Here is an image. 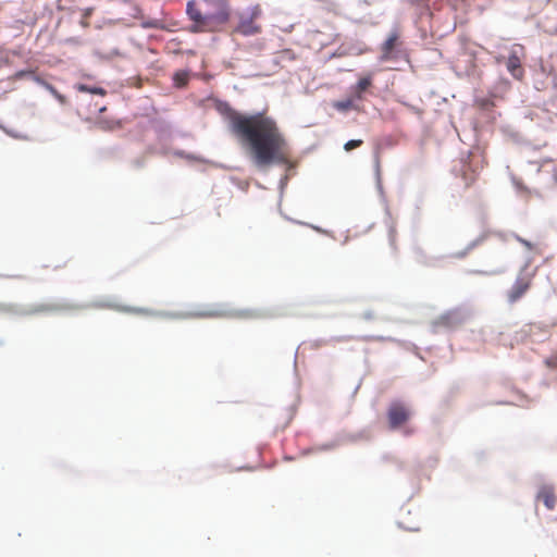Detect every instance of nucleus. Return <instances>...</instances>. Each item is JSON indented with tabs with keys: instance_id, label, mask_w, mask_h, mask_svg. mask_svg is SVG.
Returning <instances> with one entry per match:
<instances>
[{
	"instance_id": "12",
	"label": "nucleus",
	"mask_w": 557,
	"mask_h": 557,
	"mask_svg": "<svg viewBox=\"0 0 557 557\" xmlns=\"http://www.w3.org/2000/svg\"><path fill=\"white\" fill-rule=\"evenodd\" d=\"M295 58L296 55L292 50L285 49L276 53L274 62L277 66L286 67L287 62L295 60Z\"/></svg>"
},
{
	"instance_id": "2",
	"label": "nucleus",
	"mask_w": 557,
	"mask_h": 557,
	"mask_svg": "<svg viewBox=\"0 0 557 557\" xmlns=\"http://www.w3.org/2000/svg\"><path fill=\"white\" fill-rule=\"evenodd\" d=\"M186 13L191 21L193 33H214L230 21V0H189Z\"/></svg>"
},
{
	"instance_id": "9",
	"label": "nucleus",
	"mask_w": 557,
	"mask_h": 557,
	"mask_svg": "<svg viewBox=\"0 0 557 557\" xmlns=\"http://www.w3.org/2000/svg\"><path fill=\"white\" fill-rule=\"evenodd\" d=\"M536 498L539 500L543 502L544 506L548 510L555 509L556 504H557V496H556V493H555V490L553 486L543 485L540 488Z\"/></svg>"
},
{
	"instance_id": "3",
	"label": "nucleus",
	"mask_w": 557,
	"mask_h": 557,
	"mask_svg": "<svg viewBox=\"0 0 557 557\" xmlns=\"http://www.w3.org/2000/svg\"><path fill=\"white\" fill-rule=\"evenodd\" d=\"M379 52V59L382 61H408L409 53L398 26L388 33L386 39L381 44Z\"/></svg>"
},
{
	"instance_id": "16",
	"label": "nucleus",
	"mask_w": 557,
	"mask_h": 557,
	"mask_svg": "<svg viewBox=\"0 0 557 557\" xmlns=\"http://www.w3.org/2000/svg\"><path fill=\"white\" fill-rule=\"evenodd\" d=\"M474 102H475V106H478L482 110H490L491 108L494 107L493 100L490 98H485V97L476 98Z\"/></svg>"
},
{
	"instance_id": "17",
	"label": "nucleus",
	"mask_w": 557,
	"mask_h": 557,
	"mask_svg": "<svg viewBox=\"0 0 557 557\" xmlns=\"http://www.w3.org/2000/svg\"><path fill=\"white\" fill-rule=\"evenodd\" d=\"M144 28H162V24L159 20H148L141 23Z\"/></svg>"
},
{
	"instance_id": "6",
	"label": "nucleus",
	"mask_w": 557,
	"mask_h": 557,
	"mask_svg": "<svg viewBox=\"0 0 557 557\" xmlns=\"http://www.w3.org/2000/svg\"><path fill=\"white\" fill-rule=\"evenodd\" d=\"M410 419V410L401 403H393L387 410L389 429L396 430Z\"/></svg>"
},
{
	"instance_id": "26",
	"label": "nucleus",
	"mask_w": 557,
	"mask_h": 557,
	"mask_svg": "<svg viewBox=\"0 0 557 557\" xmlns=\"http://www.w3.org/2000/svg\"><path fill=\"white\" fill-rule=\"evenodd\" d=\"M520 243H522L523 245H525L527 247H531V244L522 238H518Z\"/></svg>"
},
{
	"instance_id": "27",
	"label": "nucleus",
	"mask_w": 557,
	"mask_h": 557,
	"mask_svg": "<svg viewBox=\"0 0 557 557\" xmlns=\"http://www.w3.org/2000/svg\"><path fill=\"white\" fill-rule=\"evenodd\" d=\"M34 73H35V72H33V71H29V72H20V75L22 76V75H24V74H34Z\"/></svg>"
},
{
	"instance_id": "21",
	"label": "nucleus",
	"mask_w": 557,
	"mask_h": 557,
	"mask_svg": "<svg viewBox=\"0 0 557 557\" xmlns=\"http://www.w3.org/2000/svg\"><path fill=\"white\" fill-rule=\"evenodd\" d=\"M51 308L49 306L41 305V306H38V307H35V308L28 310L27 313H38V312L48 311Z\"/></svg>"
},
{
	"instance_id": "7",
	"label": "nucleus",
	"mask_w": 557,
	"mask_h": 557,
	"mask_svg": "<svg viewBox=\"0 0 557 557\" xmlns=\"http://www.w3.org/2000/svg\"><path fill=\"white\" fill-rule=\"evenodd\" d=\"M532 275L521 272L516 278L513 285L507 293V299L510 304L517 302L531 287Z\"/></svg>"
},
{
	"instance_id": "18",
	"label": "nucleus",
	"mask_w": 557,
	"mask_h": 557,
	"mask_svg": "<svg viewBox=\"0 0 557 557\" xmlns=\"http://www.w3.org/2000/svg\"><path fill=\"white\" fill-rule=\"evenodd\" d=\"M362 143H363V141H362L361 139H351V140H348V141L345 144L344 149H345L346 151H350V150H352V149H355V148L360 147V146L362 145Z\"/></svg>"
},
{
	"instance_id": "13",
	"label": "nucleus",
	"mask_w": 557,
	"mask_h": 557,
	"mask_svg": "<svg viewBox=\"0 0 557 557\" xmlns=\"http://www.w3.org/2000/svg\"><path fill=\"white\" fill-rule=\"evenodd\" d=\"M356 100L357 99L354 98V96L350 94V97L348 99L336 101V102H334L333 107L338 111L346 112L350 109H356V106H355Z\"/></svg>"
},
{
	"instance_id": "25",
	"label": "nucleus",
	"mask_w": 557,
	"mask_h": 557,
	"mask_svg": "<svg viewBox=\"0 0 557 557\" xmlns=\"http://www.w3.org/2000/svg\"><path fill=\"white\" fill-rule=\"evenodd\" d=\"M412 4L426 5L430 0H408Z\"/></svg>"
},
{
	"instance_id": "28",
	"label": "nucleus",
	"mask_w": 557,
	"mask_h": 557,
	"mask_svg": "<svg viewBox=\"0 0 557 557\" xmlns=\"http://www.w3.org/2000/svg\"><path fill=\"white\" fill-rule=\"evenodd\" d=\"M521 76H522V72H519V76H516V77L520 79Z\"/></svg>"
},
{
	"instance_id": "24",
	"label": "nucleus",
	"mask_w": 557,
	"mask_h": 557,
	"mask_svg": "<svg viewBox=\"0 0 557 557\" xmlns=\"http://www.w3.org/2000/svg\"><path fill=\"white\" fill-rule=\"evenodd\" d=\"M13 307L10 305L0 304V312H11Z\"/></svg>"
},
{
	"instance_id": "4",
	"label": "nucleus",
	"mask_w": 557,
	"mask_h": 557,
	"mask_svg": "<svg viewBox=\"0 0 557 557\" xmlns=\"http://www.w3.org/2000/svg\"><path fill=\"white\" fill-rule=\"evenodd\" d=\"M261 13V8L258 4L245 9L238 15V24L235 32L244 36H252L261 33V25L258 23Z\"/></svg>"
},
{
	"instance_id": "15",
	"label": "nucleus",
	"mask_w": 557,
	"mask_h": 557,
	"mask_svg": "<svg viewBox=\"0 0 557 557\" xmlns=\"http://www.w3.org/2000/svg\"><path fill=\"white\" fill-rule=\"evenodd\" d=\"M188 72H175L172 79L176 87H184L188 82Z\"/></svg>"
},
{
	"instance_id": "23",
	"label": "nucleus",
	"mask_w": 557,
	"mask_h": 557,
	"mask_svg": "<svg viewBox=\"0 0 557 557\" xmlns=\"http://www.w3.org/2000/svg\"><path fill=\"white\" fill-rule=\"evenodd\" d=\"M125 312H133V313H148L145 309H138V308H123L122 309Z\"/></svg>"
},
{
	"instance_id": "20",
	"label": "nucleus",
	"mask_w": 557,
	"mask_h": 557,
	"mask_svg": "<svg viewBox=\"0 0 557 557\" xmlns=\"http://www.w3.org/2000/svg\"><path fill=\"white\" fill-rule=\"evenodd\" d=\"M463 178L466 181V187H470L472 186V184L475 182L476 180V175L475 173L473 172L471 175H468L466 172L463 173Z\"/></svg>"
},
{
	"instance_id": "8",
	"label": "nucleus",
	"mask_w": 557,
	"mask_h": 557,
	"mask_svg": "<svg viewBox=\"0 0 557 557\" xmlns=\"http://www.w3.org/2000/svg\"><path fill=\"white\" fill-rule=\"evenodd\" d=\"M373 82L372 76L367 75L361 77L356 85L351 86L350 94L356 98L357 100H363L366 94L371 92Z\"/></svg>"
},
{
	"instance_id": "19",
	"label": "nucleus",
	"mask_w": 557,
	"mask_h": 557,
	"mask_svg": "<svg viewBox=\"0 0 557 557\" xmlns=\"http://www.w3.org/2000/svg\"><path fill=\"white\" fill-rule=\"evenodd\" d=\"M544 363L547 368H550V369H556L557 368V354L556 355H552L549 357H547L545 360H544Z\"/></svg>"
},
{
	"instance_id": "11",
	"label": "nucleus",
	"mask_w": 557,
	"mask_h": 557,
	"mask_svg": "<svg viewBox=\"0 0 557 557\" xmlns=\"http://www.w3.org/2000/svg\"><path fill=\"white\" fill-rule=\"evenodd\" d=\"M460 323H461V317L457 312H446V313L440 315L434 322V324L436 326H442V327H447V329L455 327V326L459 325Z\"/></svg>"
},
{
	"instance_id": "14",
	"label": "nucleus",
	"mask_w": 557,
	"mask_h": 557,
	"mask_svg": "<svg viewBox=\"0 0 557 557\" xmlns=\"http://www.w3.org/2000/svg\"><path fill=\"white\" fill-rule=\"evenodd\" d=\"M75 87L79 91L90 92V94L100 95V96L106 95V90L98 86H89L87 84L79 83V84H76Z\"/></svg>"
},
{
	"instance_id": "22",
	"label": "nucleus",
	"mask_w": 557,
	"mask_h": 557,
	"mask_svg": "<svg viewBox=\"0 0 557 557\" xmlns=\"http://www.w3.org/2000/svg\"><path fill=\"white\" fill-rule=\"evenodd\" d=\"M198 317H209V318H213V317H222L223 314L219 311H210V312H203V313H199L197 314Z\"/></svg>"
},
{
	"instance_id": "1",
	"label": "nucleus",
	"mask_w": 557,
	"mask_h": 557,
	"mask_svg": "<svg viewBox=\"0 0 557 557\" xmlns=\"http://www.w3.org/2000/svg\"><path fill=\"white\" fill-rule=\"evenodd\" d=\"M228 120L231 132L247 148L257 166L289 163L288 141L274 119L264 113L245 115L230 111Z\"/></svg>"
},
{
	"instance_id": "10",
	"label": "nucleus",
	"mask_w": 557,
	"mask_h": 557,
	"mask_svg": "<svg viewBox=\"0 0 557 557\" xmlns=\"http://www.w3.org/2000/svg\"><path fill=\"white\" fill-rule=\"evenodd\" d=\"M307 37L312 48H322L332 42V34H324L321 30H311L308 33Z\"/></svg>"
},
{
	"instance_id": "5",
	"label": "nucleus",
	"mask_w": 557,
	"mask_h": 557,
	"mask_svg": "<svg viewBox=\"0 0 557 557\" xmlns=\"http://www.w3.org/2000/svg\"><path fill=\"white\" fill-rule=\"evenodd\" d=\"M525 59V49L522 45L513 44L502 50L497 57V64L506 66L507 70H519Z\"/></svg>"
}]
</instances>
